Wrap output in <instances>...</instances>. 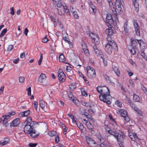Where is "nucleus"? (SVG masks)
I'll use <instances>...</instances> for the list:
<instances>
[{
	"mask_svg": "<svg viewBox=\"0 0 147 147\" xmlns=\"http://www.w3.org/2000/svg\"><path fill=\"white\" fill-rule=\"evenodd\" d=\"M97 90L101 94L99 96L100 99L108 105L110 104L112 97L108 89L105 86H99L97 88Z\"/></svg>",
	"mask_w": 147,
	"mask_h": 147,
	"instance_id": "obj_1",
	"label": "nucleus"
},
{
	"mask_svg": "<svg viewBox=\"0 0 147 147\" xmlns=\"http://www.w3.org/2000/svg\"><path fill=\"white\" fill-rule=\"evenodd\" d=\"M123 1L122 0H116L115 3V9L114 10L113 13L115 14L121 13L122 10L121 5H123Z\"/></svg>",
	"mask_w": 147,
	"mask_h": 147,
	"instance_id": "obj_2",
	"label": "nucleus"
},
{
	"mask_svg": "<svg viewBox=\"0 0 147 147\" xmlns=\"http://www.w3.org/2000/svg\"><path fill=\"white\" fill-rule=\"evenodd\" d=\"M88 76L90 78H93L96 77V74L95 70L90 66L86 67Z\"/></svg>",
	"mask_w": 147,
	"mask_h": 147,
	"instance_id": "obj_3",
	"label": "nucleus"
},
{
	"mask_svg": "<svg viewBox=\"0 0 147 147\" xmlns=\"http://www.w3.org/2000/svg\"><path fill=\"white\" fill-rule=\"evenodd\" d=\"M118 114H120L121 116L123 117L126 122H128L129 121L130 119L127 115V111L122 109L118 111L117 112Z\"/></svg>",
	"mask_w": 147,
	"mask_h": 147,
	"instance_id": "obj_4",
	"label": "nucleus"
},
{
	"mask_svg": "<svg viewBox=\"0 0 147 147\" xmlns=\"http://www.w3.org/2000/svg\"><path fill=\"white\" fill-rule=\"evenodd\" d=\"M125 135L122 132H121V134H118L115 138L116 139L117 141L118 144L120 143H124V139L125 137Z\"/></svg>",
	"mask_w": 147,
	"mask_h": 147,
	"instance_id": "obj_5",
	"label": "nucleus"
},
{
	"mask_svg": "<svg viewBox=\"0 0 147 147\" xmlns=\"http://www.w3.org/2000/svg\"><path fill=\"white\" fill-rule=\"evenodd\" d=\"M24 128V132L27 134H29L33 129L34 125L26 124Z\"/></svg>",
	"mask_w": 147,
	"mask_h": 147,
	"instance_id": "obj_6",
	"label": "nucleus"
},
{
	"mask_svg": "<svg viewBox=\"0 0 147 147\" xmlns=\"http://www.w3.org/2000/svg\"><path fill=\"white\" fill-rule=\"evenodd\" d=\"M58 76L59 81L62 82L65 81L66 77L65 74L63 72L59 71Z\"/></svg>",
	"mask_w": 147,
	"mask_h": 147,
	"instance_id": "obj_7",
	"label": "nucleus"
},
{
	"mask_svg": "<svg viewBox=\"0 0 147 147\" xmlns=\"http://www.w3.org/2000/svg\"><path fill=\"white\" fill-rule=\"evenodd\" d=\"M133 24L136 35L138 36H140V28L136 20H134Z\"/></svg>",
	"mask_w": 147,
	"mask_h": 147,
	"instance_id": "obj_8",
	"label": "nucleus"
},
{
	"mask_svg": "<svg viewBox=\"0 0 147 147\" xmlns=\"http://www.w3.org/2000/svg\"><path fill=\"white\" fill-rule=\"evenodd\" d=\"M46 77L44 74H41L38 77V82L40 84H42L46 80Z\"/></svg>",
	"mask_w": 147,
	"mask_h": 147,
	"instance_id": "obj_9",
	"label": "nucleus"
},
{
	"mask_svg": "<svg viewBox=\"0 0 147 147\" xmlns=\"http://www.w3.org/2000/svg\"><path fill=\"white\" fill-rule=\"evenodd\" d=\"M24 123L25 124H30L33 125H35V124L37 123L36 122L32 121L31 117H28L27 118Z\"/></svg>",
	"mask_w": 147,
	"mask_h": 147,
	"instance_id": "obj_10",
	"label": "nucleus"
},
{
	"mask_svg": "<svg viewBox=\"0 0 147 147\" xmlns=\"http://www.w3.org/2000/svg\"><path fill=\"white\" fill-rule=\"evenodd\" d=\"M67 36H68L67 35V36H63V39L65 41V42L67 43L68 44L69 48H72L73 47L72 43L70 41L69 39L68 38Z\"/></svg>",
	"mask_w": 147,
	"mask_h": 147,
	"instance_id": "obj_11",
	"label": "nucleus"
},
{
	"mask_svg": "<svg viewBox=\"0 0 147 147\" xmlns=\"http://www.w3.org/2000/svg\"><path fill=\"white\" fill-rule=\"evenodd\" d=\"M112 17L110 13H108L107 14L106 18V23L107 25L109 26V24H110L113 22V20L112 19Z\"/></svg>",
	"mask_w": 147,
	"mask_h": 147,
	"instance_id": "obj_12",
	"label": "nucleus"
},
{
	"mask_svg": "<svg viewBox=\"0 0 147 147\" xmlns=\"http://www.w3.org/2000/svg\"><path fill=\"white\" fill-rule=\"evenodd\" d=\"M105 50L109 54L112 53L113 50L112 47L109 44L107 43L105 46Z\"/></svg>",
	"mask_w": 147,
	"mask_h": 147,
	"instance_id": "obj_13",
	"label": "nucleus"
},
{
	"mask_svg": "<svg viewBox=\"0 0 147 147\" xmlns=\"http://www.w3.org/2000/svg\"><path fill=\"white\" fill-rule=\"evenodd\" d=\"M20 123V119L19 118H16L12 121L11 124L10 126L11 127L17 126Z\"/></svg>",
	"mask_w": 147,
	"mask_h": 147,
	"instance_id": "obj_14",
	"label": "nucleus"
},
{
	"mask_svg": "<svg viewBox=\"0 0 147 147\" xmlns=\"http://www.w3.org/2000/svg\"><path fill=\"white\" fill-rule=\"evenodd\" d=\"M114 31L112 28L109 27V28L105 30V32L107 35L110 36L114 33Z\"/></svg>",
	"mask_w": 147,
	"mask_h": 147,
	"instance_id": "obj_15",
	"label": "nucleus"
},
{
	"mask_svg": "<svg viewBox=\"0 0 147 147\" xmlns=\"http://www.w3.org/2000/svg\"><path fill=\"white\" fill-rule=\"evenodd\" d=\"M30 113V111L29 110L25 111L20 113L19 114V116L20 117H26Z\"/></svg>",
	"mask_w": 147,
	"mask_h": 147,
	"instance_id": "obj_16",
	"label": "nucleus"
},
{
	"mask_svg": "<svg viewBox=\"0 0 147 147\" xmlns=\"http://www.w3.org/2000/svg\"><path fill=\"white\" fill-rule=\"evenodd\" d=\"M68 96L70 98L71 100H72L74 103L77 102H78V101L73 96V94L72 92L70 91H69L67 93Z\"/></svg>",
	"mask_w": 147,
	"mask_h": 147,
	"instance_id": "obj_17",
	"label": "nucleus"
},
{
	"mask_svg": "<svg viewBox=\"0 0 147 147\" xmlns=\"http://www.w3.org/2000/svg\"><path fill=\"white\" fill-rule=\"evenodd\" d=\"M9 139L7 138H5L3 141H0V145L3 146L9 143Z\"/></svg>",
	"mask_w": 147,
	"mask_h": 147,
	"instance_id": "obj_18",
	"label": "nucleus"
},
{
	"mask_svg": "<svg viewBox=\"0 0 147 147\" xmlns=\"http://www.w3.org/2000/svg\"><path fill=\"white\" fill-rule=\"evenodd\" d=\"M30 136L33 138H36L38 136L39 133H36V131L33 129L30 133Z\"/></svg>",
	"mask_w": 147,
	"mask_h": 147,
	"instance_id": "obj_19",
	"label": "nucleus"
},
{
	"mask_svg": "<svg viewBox=\"0 0 147 147\" xmlns=\"http://www.w3.org/2000/svg\"><path fill=\"white\" fill-rule=\"evenodd\" d=\"M112 68L113 71L118 76H119L120 75V71L118 68L116 66L113 65Z\"/></svg>",
	"mask_w": 147,
	"mask_h": 147,
	"instance_id": "obj_20",
	"label": "nucleus"
},
{
	"mask_svg": "<svg viewBox=\"0 0 147 147\" xmlns=\"http://www.w3.org/2000/svg\"><path fill=\"white\" fill-rule=\"evenodd\" d=\"M15 114V112H12L11 113H9V115H3V117L4 118V119H5L6 120H7L8 119H10L11 117V115H13Z\"/></svg>",
	"mask_w": 147,
	"mask_h": 147,
	"instance_id": "obj_21",
	"label": "nucleus"
},
{
	"mask_svg": "<svg viewBox=\"0 0 147 147\" xmlns=\"http://www.w3.org/2000/svg\"><path fill=\"white\" fill-rule=\"evenodd\" d=\"M132 2L136 10L138 11L139 9V5L136 0H132Z\"/></svg>",
	"mask_w": 147,
	"mask_h": 147,
	"instance_id": "obj_22",
	"label": "nucleus"
},
{
	"mask_svg": "<svg viewBox=\"0 0 147 147\" xmlns=\"http://www.w3.org/2000/svg\"><path fill=\"white\" fill-rule=\"evenodd\" d=\"M137 40L140 45V47L142 49H144L145 46V44L144 42L142 40Z\"/></svg>",
	"mask_w": 147,
	"mask_h": 147,
	"instance_id": "obj_23",
	"label": "nucleus"
},
{
	"mask_svg": "<svg viewBox=\"0 0 147 147\" xmlns=\"http://www.w3.org/2000/svg\"><path fill=\"white\" fill-rule=\"evenodd\" d=\"M132 46L134 48H136L138 45L137 42L134 39H131Z\"/></svg>",
	"mask_w": 147,
	"mask_h": 147,
	"instance_id": "obj_24",
	"label": "nucleus"
},
{
	"mask_svg": "<svg viewBox=\"0 0 147 147\" xmlns=\"http://www.w3.org/2000/svg\"><path fill=\"white\" fill-rule=\"evenodd\" d=\"M93 48L94 51L96 55L97 56H98L99 55L100 52L99 51L98 49L97 46L94 45V46Z\"/></svg>",
	"mask_w": 147,
	"mask_h": 147,
	"instance_id": "obj_25",
	"label": "nucleus"
},
{
	"mask_svg": "<svg viewBox=\"0 0 147 147\" xmlns=\"http://www.w3.org/2000/svg\"><path fill=\"white\" fill-rule=\"evenodd\" d=\"M59 60L60 61L64 62L65 59L64 55L63 54H60L59 56Z\"/></svg>",
	"mask_w": 147,
	"mask_h": 147,
	"instance_id": "obj_26",
	"label": "nucleus"
},
{
	"mask_svg": "<svg viewBox=\"0 0 147 147\" xmlns=\"http://www.w3.org/2000/svg\"><path fill=\"white\" fill-rule=\"evenodd\" d=\"M78 127L81 130H82L84 127V125L82 124L80 122H77L76 123Z\"/></svg>",
	"mask_w": 147,
	"mask_h": 147,
	"instance_id": "obj_27",
	"label": "nucleus"
},
{
	"mask_svg": "<svg viewBox=\"0 0 147 147\" xmlns=\"http://www.w3.org/2000/svg\"><path fill=\"white\" fill-rule=\"evenodd\" d=\"M133 99L135 101L140 102V97L136 94H134L133 96Z\"/></svg>",
	"mask_w": 147,
	"mask_h": 147,
	"instance_id": "obj_28",
	"label": "nucleus"
},
{
	"mask_svg": "<svg viewBox=\"0 0 147 147\" xmlns=\"http://www.w3.org/2000/svg\"><path fill=\"white\" fill-rule=\"evenodd\" d=\"M85 44H84V47H83V45H82V49H83V51L84 53L87 55H89V51L88 50L86 49V48H85V47H86L85 45Z\"/></svg>",
	"mask_w": 147,
	"mask_h": 147,
	"instance_id": "obj_29",
	"label": "nucleus"
},
{
	"mask_svg": "<svg viewBox=\"0 0 147 147\" xmlns=\"http://www.w3.org/2000/svg\"><path fill=\"white\" fill-rule=\"evenodd\" d=\"M109 133L113 136L115 138L117 135H118L119 133L117 132L116 131H113L111 130Z\"/></svg>",
	"mask_w": 147,
	"mask_h": 147,
	"instance_id": "obj_30",
	"label": "nucleus"
},
{
	"mask_svg": "<svg viewBox=\"0 0 147 147\" xmlns=\"http://www.w3.org/2000/svg\"><path fill=\"white\" fill-rule=\"evenodd\" d=\"M134 109L135 111L140 116H142V112L139 109L136 107H134Z\"/></svg>",
	"mask_w": 147,
	"mask_h": 147,
	"instance_id": "obj_31",
	"label": "nucleus"
},
{
	"mask_svg": "<svg viewBox=\"0 0 147 147\" xmlns=\"http://www.w3.org/2000/svg\"><path fill=\"white\" fill-rule=\"evenodd\" d=\"M89 5L91 8V9H92L94 13H95L96 11V9L95 8V6L92 4V2H90L89 3Z\"/></svg>",
	"mask_w": 147,
	"mask_h": 147,
	"instance_id": "obj_32",
	"label": "nucleus"
},
{
	"mask_svg": "<svg viewBox=\"0 0 147 147\" xmlns=\"http://www.w3.org/2000/svg\"><path fill=\"white\" fill-rule=\"evenodd\" d=\"M40 126L42 129H46L47 127V124L44 122H42L40 124Z\"/></svg>",
	"mask_w": 147,
	"mask_h": 147,
	"instance_id": "obj_33",
	"label": "nucleus"
},
{
	"mask_svg": "<svg viewBox=\"0 0 147 147\" xmlns=\"http://www.w3.org/2000/svg\"><path fill=\"white\" fill-rule=\"evenodd\" d=\"M49 135L51 136H55L57 134L56 131H50L48 133Z\"/></svg>",
	"mask_w": 147,
	"mask_h": 147,
	"instance_id": "obj_34",
	"label": "nucleus"
},
{
	"mask_svg": "<svg viewBox=\"0 0 147 147\" xmlns=\"http://www.w3.org/2000/svg\"><path fill=\"white\" fill-rule=\"evenodd\" d=\"M40 105L42 109H44L45 107V102L42 100L40 101Z\"/></svg>",
	"mask_w": 147,
	"mask_h": 147,
	"instance_id": "obj_35",
	"label": "nucleus"
},
{
	"mask_svg": "<svg viewBox=\"0 0 147 147\" xmlns=\"http://www.w3.org/2000/svg\"><path fill=\"white\" fill-rule=\"evenodd\" d=\"M101 58L102 59L103 63L105 66H106L107 65V58L105 56V57H101Z\"/></svg>",
	"mask_w": 147,
	"mask_h": 147,
	"instance_id": "obj_36",
	"label": "nucleus"
},
{
	"mask_svg": "<svg viewBox=\"0 0 147 147\" xmlns=\"http://www.w3.org/2000/svg\"><path fill=\"white\" fill-rule=\"evenodd\" d=\"M95 38H94V41L96 45H98L100 42L99 38L98 36H97Z\"/></svg>",
	"mask_w": 147,
	"mask_h": 147,
	"instance_id": "obj_37",
	"label": "nucleus"
},
{
	"mask_svg": "<svg viewBox=\"0 0 147 147\" xmlns=\"http://www.w3.org/2000/svg\"><path fill=\"white\" fill-rule=\"evenodd\" d=\"M57 23L59 25L60 28L61 29H63V25L62 24H61V22L59 21V20L58 18H57Z\"/></svg>",
	"mask_w": 147,
	"mask_h": 147,
	"instance_id": "obj_38",
	"label": "nucleus"
},
{
	"mask_svg": "<svg viewBox=\"0 0 147 147\" xmlns=\"http://www.w3.org/2000/svg\"><path fill=\"white\" fill-rule=\"evenodd\" d=\"M89 36L92 39L94 40L97 35L96 34L91 33L89 34Z\"/></svg>",
	"mask_w": 147,
	"mask_h": 147,
	"instance_id": "obj_39",
	"label": "nucleus"
},
{
	"mask_svg": "<svg viewBox=\"0 0 147 147\" xmlns=\"http://www.w3.org/2000/svg\"><path fill=\"white\" fill-rule=\"evenodd\" d=\"M7 30L6 28L4 29L1 32V33L0 34V37H1L3 36L7 32Z\"/></svg>",
	"mask_w": 147,
	"mask_h": 147,
	"instance_id": "obj_40",
	"label": "nucleus"
},
{
	"mask_svg": "<svg viewBox=\"0 0 147 147\" xmlns=\"http://www.w3.org/2000/svg\"><path fill=\"white\" fill-rule=\"evenodd\" d=\"M54 55V52L53 49H51V52L50 53L49 59L53 60V58Z\"/></svg>",
	"mask_w": 147,
	"mask_h": 147,
	"instance_id": "obj_41",
	"label": "nucleus"
},
{
	"mask_svg": "<svg viewBox=\"0 0 147 147\" xmlns=\"http://www.w3.org/2000/svg\"><path fill=\"white\" fill-rule=\"evenodd\" d=\"M56 3L57 4V5L58 7H60L62 6L61 3V1H55Z\"/></svg>",
	"mask_w": 147,
	"mask_h": 147,
	"instance_id": "obj_42",
	"label": "nucleus"
},
{
	"mask_svg": "<svg viewBox=\"0 0 147 147\" xmlns=\"http://www.w3.org/2000/svg\"><path fill=\"white\" fill-rule=\"evenodd\" d=\"M109 4L111 9L112 10L113 12H114V10H115V8L113 3L112 2H110V3H109Z\"/></svg>",
	"mask_w": 147,
	"mask_h": 147,
	"instance_id": "obj_43",
	"label": "nucleus"
},
{
	"mask_svg": "<svg viewBox=\"0 0 147 147\" xmlns=\"http://www.w3.org/2000/svg\"><path fill=\"white\" fill-rule=\"evenodd\" d=\"M80 111L82 115H86L85 114L86 113V112L85 109L83 108H80Z\"/></svg>",
	"mask_w": 147,
	"mask_h": 147,
	"instance_id": "obj_44",
	"label": "nucleus"
},
{
	"mask_svg": "<svg viewBox=\"0 0 147 147\" xmlns=\"http://www.w3.org/2000/svg\"><path fill=\"white\" fill-rule=\"evenodd\" d=\"M109 44L112 47V48L113 47L114 49L115 47L117 48V45L115 44V42H114V41L111 43H110Z\"/></svg>",
	"mask_w": 147,
	"mask_h": 147,
	"instance_id": "obj_45",
	"label": "nucleus"
},
{
	"mask_svg": "<svg viewBox=\"0 0 147 147\" xmlns=\"http://www.w3.org/2000/svg\"><path fill=\"white\" fill-rule=\"evenodd\" d=\"M19 80L20 82L23 83L24 81L25 78L23 77L20 76L19 77Z\"/></svg>",
	"mask_w": 147,
	"mask_h": 147,
	"instance_id": "obj_46",
	"label": "nucleus"
},
{
	"mask_svg": "<svg viewBox=\"0 0 147 147\" xmlns=\"http://www.w3.org/2000/svg\"><path fill=\"white\" fill-rule=\"evenodd\" d=\"M95 141H90L88 142H87V143L88 145L91 147L92 146L93 144H95Z\"/></svg>",
	"mask_w": 147,
	"mask_h": 147,
	"instance_id": "obj_47",
	"label": "nucleus"
},
{
	"mask_svg": "<svg viewBox=\"0 0 147 147\" xmlns=\"http://www.w3.org/2000/svg\"><path fill=\"white\" fill-rule=\"evenodd\" d=\"M85 116H86V117H87L88 118L90 119L91 120H92V121L93 122H94V120L92 118V116L91 115H89V114L86 115H85Z\"/></svg>",
	"mask_w": 147,
	"mask_h": 147,
	"instance_id": "obj_48",
	"label": "nucleus"
},
{
	"mask_svg": "<svg viewBox=\"0 0 147 147\" xmlns=\"http://www.w3.org/2000/svg\"><path fill=\"white\" fill-rule=\"evenodd\" d=\"M13 49V46L12 45H10L8 46L7 49L8 52L10 51Z\"/></svg>",
	"mask_w": 147,
	"mask_h": 147,
	"instance_id": "obj_49",
	"label": "nucleus"
},
{
	"mask_svg": "<svg viewBox=\"0 0 147 147\" xmlns=\"http://www.w3.org/2000/svg\"><path fill=\"white\" fill-rule=\"evenodd\" d=\"M127 22H125L124 25V28L125 30V31L126 33H127L128 32V30L127 29Z\"/></svg>",
	"mask_w": 147,
	"mask_h": 147,
	"instance_id": "obj_50",
	"label": "nucleus"
},
{
	"mask_svg": "<svg viewBox=\"0 0 147 147\" xmlns=\"http://www.w3.org/2000/svg\"><path fill=\"white\" fill-rule=\"evenodd\" d=\"M3 123V125L6 127L8 126L9 125L7 122V120H6L5 119H4Z\"/></svg>",
	"mask_w": 147,
	"mask_h": 147,
	"instance_id": "obj_51",
	"label": "nucleus"
},
{
	"mask_svg": "<svg viewBox=\"0 0 147 147\" xmlns=\"http://www.w3.org/2000/svg\"><path fill=\"white\" fill-rule=\"evenodd\" d=\"M115 104L118 107H121L122 106V103L121 102L118 101H116L115 102Z\"/></svg>",
	"mask_w": 147,
	"mask_h": 147,
	"instance_id": "obj_52",
	"label": "nucleus"
},
{
	"mask_svg": "<svg viewBox=\"0 0 147 147\" xmlns=\"http://www.w3.org/2000/svg\"><path fill=\"white\" fill-rule=\"evenodd\" d=\"M107 40L108 42V43H107L110 44L113 42L114 40L112 39L110 37H108L107 38Z\"/></svg>",
	"mask_w": 147,
	"mask_h": 147,
	"instance_id": "obj_53",
	"label": "nucleus"
},
{
	"mask_svg": "<svg viewBox=\"0 0 147 147\" xmlns=\"http://www.w3.org/2000/svg\"><path fill=\"white\" fill-rule=\"evenodd\" d=\"M136 48H134L130 50V52L132 55H134L136 54L135 49Z\"/></svg>",
	"mask_w": 147,
	"mask_h": 147,
	"instance_id": "obj_54",
	"label": "nucleus"
},
{
	"mask_svg": "<svg viewBox=\"0 0 147 147\" xmlns=\"http://www.w3.org/2000/svg\"><path fill=\"white\" fill-rule=\"evenodd\" d=\"M37 145V143H30L29 144V146L30 147H35Z\"/></svg>",
	"mask_w": 147,
	"mask_h": 147,
	"instance_id": "obj_55",
	"label": "nucleus"
},
{
	"mask_svg": "<svg viewBox=\"0 0 147 147\" xmlns=\"http://www.w3.org/2000/svg\"><path fill=\"white\" fill-rule=\"evenodd\" d=\"M43 57L42 55V54H41L40 58L38 62V64L39 65H40L41 64V62L42 61Z\"/></svg>",
	"mask_w": 147,
	"mask_h": 147,
	"instance_id": "obj_56",
	"label": "nucleus"
},
{
	"mask_svg": "<svg viewBox=\"0 0 147 147\" xmlns=\"http://www.w3.org/2000/svg\"><path fill=\"white\" fill-rule=\"evenodd\" d=\"M72 13L74 18L76 19L78 18L79 17L76 11H75Z\"/></svg>",
	"mask_w": 147,
	"mask_h": 147,
	"instance_id": "obj_57",
	"label": "nucleus"
},
{
	"mask_svg": "<svg viewBox=\"0 0 147 147\" xmlns=\"http://www.w3.org/2000/svg\"><path fill=\"white\" fill-rule=\"evenodd\" d=\"M141 86L142 89L144 91L145 93H146L147 92V89L145 87H144L143 85H141Z\"/></svg>",
	"mask_w": 147,
	"mask_h": 147,
	"instance_id": "obj_58",
	"label": "nucleus"
},
{
	"mask_svg": "<svg viewBox=\"0 0 147 147\" xmlns=\"http://www.w3.org/2000/svg\"><path fill=\"white\" fill-rule=\"evenodd\" d=\"M82 104L84 106L86 107H90V105L88 103H86L84 101L82 102Z\"/></svg>",
	"mask_w": 147,
	"mask_h": 147,
	"instance_id": "obj_59",
	"label": "nucleus"
},
{
	"mask_svg": "<svg viewBox=\"0 0 147 147\" xmlns=\"http://www.w3.org/2000/svg\"><path fill=\"white\" fill-rule=\"evenodd\" d=\"M69 86V88L71 90H73L76 88L75 85L74 84H71Z\"/></svg>",
	"mask_w": 147,
	"mask_h": 147,
	"instance_id": "obj_60",
	"label": "nucleus"
},
{
	"mask_svg": "<svg viewBox=\"0 0 147 147\" xmlns=\"http://www.w3.org/2000/svg\"><path fill=\"white\" fill-rule=\"evenodd\" d=\"M28 95V96L31 95V88L30 87H29L28 89H27Z\"/></svg>",
	"mask_w": 147,
	"mask_h": 147,
	"instance_id": "obj_61",
	"label": "nucleus"
},
{
	"mask_svg": "<svg viewBox=\"0 0 147 147\" xmlns=\"http://www.w3.org/2000/svg\"><path fill=\"white\" fill-rule=\"evenodd\" d=\"M56 137L55 138V141L56 143H58L59 141V135L57 134L55 136Z\"/></svg>",
	"mask_w": 147,
	"mask_h": 147,
	"instance_id": "obj_62",
	"label": "nucleus"
},
{
	"mask_svg": "<svg viewBox=\"0 0 147 147\" xmlns=\"http://www.w3.org/2000/svg\"><path fill=\"white\" fill-rule=\"evenodd\" d=\"M34 107H35L37 111V108L38 105V102H37L36 101H34Z\"/></svg>",
	"mask_w": 147,
	"mask_h": 147,
	"instance_id": "obj_63",
	"label": "nucleus"
},
{
	"mask_svg": "<svg viewBox=\"0 0 147 147\" xmlns=\"http://www.w3.org/2000/svg\"><path fill=\"white\" fill-rule=\"evenodd\" d=\"M48 41V39L46 36H45L42 40V42L44 43H46Z\"/></svg>",
	"mask_w": 147,
	"mask_h": 147,
	"instance_id": "obj_64",
	"label": "nucleus"
}]
</instances>
